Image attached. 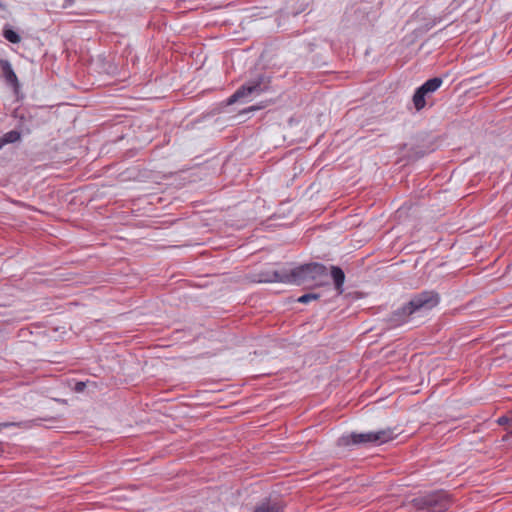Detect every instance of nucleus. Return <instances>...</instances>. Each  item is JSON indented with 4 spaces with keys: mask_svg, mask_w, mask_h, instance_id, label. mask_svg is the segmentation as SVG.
Masks as SVG:
<instances>
[{
    "mask_svg": "<svg viewBox=\"0 0 512 512\" xmlns=\"http://www.w3.org/2000/svg\"><path fill=\"white\" fill-rule=\"evenodd\" d=\"M440 303V295L435 290H423L411 295L409 300L394 310L386 319L389 328L402 326L414 318L422 317Z\"/></svg>",
    "mask_w": 512,
    "mask_h": 512,
    "instance_id": "1",
    "label": "nucleus"
},
{
    "mask_svg": "<svg viewBox=\"0 0 512 512\" xmlns=\"http://www.w3.org/2000/svg\"><path fill=\"white\" fill-rule=\"evenodd\" d=\"M327 268L321 263H307L300 265L290 271L272 273L261 272L258 274V283L260 282H283L295 285L314 284L321 286L327 278Z\"/></svg>",
    "mask_w": 512,
    "mask_h": 512,
    "instance_id": "2",
    "label": "nucleus"
},
{
    "mask_svg": "<svg viewBox=\"0 0 512 512\" xmlns=\"http://www.w3.org/2000/svg\"><path fill=\"white\" fill-rule=\"evenodd\" d=\"M393 429L387 428L375 432L355 433L343 435L339 438L338 444L341 446L364 445L377 446L387 443L395 438Z\"/></svg>",
    "mask_w": 512,
    "mask_h": 512,
    "instance_id": "3",
    "label": "nucleus"
},
{
    "mask_svg": "<svg viewBox=\"0 0 512 512\" xmlns=\"http://www.w3.org/2000/svg\"><path fill=\"white\" fill-rule=\"evenodd\" d=\"M412 504L417 510L444 512L450 508L452 501L447 492L440 490L416 497L412 500Z\"/></svg>",
    "mask_w": 512,
    "mask_h": 512,
    "instance_id": "4",
    "label": "nucleus"
},
{
    "mask_svg": "<svg viewBox=\"0 0 512 512\" xmlns=\"http://www.w3.org/2000/svg\"><path fill=\"white\" fill-rule=\"evenodd\" d=\"M256 92V82H249L240 86L228 99L227 105L235 103L246 104L254 99Z\"/></svg>",
    "mask_w": 512,
    "mask_h": 512,
    "instance_id": "5",
    "label": "nucleus"
},
{
    "mask_svg": "<svg viewBox=\"0 0 512 512\" xmlns=\"http://www.w3.org/2000/svg\"><path fill=\"white\" fill-rule=\"evenodd\" d=\"M0 67L3 73V76L7 83L17 88L19 86L18 78L12 68L11 63L7 59L0 60Z\"/></svg>",
    "mask_w": 512,
    "mask_h": 512,
    "instance_id": "6",
    "label": "nucleus"
},
{
    "mask_svg": "<svg viewBox=\"0 0 512 512\" xmlns=\"http://www.w3.org/2000/svg\"><path fill=\"white\" fill-rule=\"evenodd\" d=\"M331 276L333 278L335 288L339 294L343 292V284L345 281V274L343 270L338 266H331Z\"/></svg>",
    "mask_w": 512,
    "mask_h": 512,
    "instance_id": "7",
    "label": "nucleus"
},
{
    "mask_svg": "<svg viewBox=\"0 0 512 512\" xmlns=\"http://www.w3.org/2000/svg\"><path fill=\"white\" fill-rule=\"evenodd\" d=\"M40 421H41V419L38 418V419L19 421V422H2V423H0V431H2V429H4V428H9V427H18V428H22V429H29L32 426L40 425Z\"/></svg>",
    "mask_w": 512,
    "mask_h": 512,
    "instance_id": "8",
    "label": "nucleus"
},
{
    "mask_svg": "<svg viewBox=\"0 0 512 512\" xmlns=\"http://www.w3.org/2000/svg\"><path fill=\"white\" fill-rule=\"evenodd\" d=\"M442 83H443L442 78L434 77V78L427 80L419 88H420V90H422V92H424L427 96H429L430 93H433L438 88H440Z\"/></svg>",
    "mask_w": 512,
    "mask_h": 512,
    "instance_id": "9",
    "label": "nucleus"
},
{
    "mask_svg": "<svg viewBox=\"0 0 512 512\" xmlns=\"http://www.w3.org/2000/svg\"><path fill=\"white\" fill-rule=\"evenodd\" d=\"M426 97H428L420 88L415 91L412 101L417 111L422 110L426 106Z\"/></svg>",
    "mask_w": 512,
    "mask_h": 512,
    "instance_id": "10",
    "label": "nucleus"
},
{
    "mask_svg": "<svg viewBox=\"0 0 512 512\" xmlns=\"http://www.w3.org/2000/svg\"><path fill=\"white\" fill-rule=\"evenodd\" d=\"M3 36L6 40L13 44H17L21 41V37L17 32L9 28L8 26L4 27L3 29Z\"/></svg>",
    "mask_w": 512,
    "mask_h": 512,
    "instance_id": "11",
    "label": "nucleus"
},
{
    "mask_svg": "<svg viewBox=\"0 0 512 512\" xmlns=\"http://www.w3.org/2000/svg\"><path fill=\"white\" fill-rule=\"evenodd\" d=\"M20 138H21V133L17 130H11V131L5 133L1 137V139L5 145L10 144V143H15V142L19 141Z\"/></svg>",
    "mask_w": 512,
    "mask_h": 512,
    "instance_id": "12",
    "label": "nucleus"
},
{
    "mask_svg": "<svg viewBox=\"0 0 512 512\" xmlns=\"http://www.w3.org/2000/svg\"><path fill=\"white\" fill-rule=\"evenodd\" d=\"M257 512H282V507L279 503H262L261 506H258Z\"/></svg>",
    "mask_w": 512,
    "mask_h": 512,
    "instance_id": "13",
    "label": "nucleus"
},
{
    "mask_svg": "<svg viewBox=\"0 0 512 512\" xmlns=\"http://www.w3.org/2000/svg\"><path fill=\"white\" fill-rule=\"evenodd\" d=\"M497 423L505 426L508 433L512 434V415H503L498 418Z\"/></svg>",
    "mask_w": 512,
    "mask_h": 512,
    "instance_id": "14",
    "label": "nucleus"
},
{
    "mask_svg": "<svg viewBox=\"0 0 512 512\" xmlns=\"http://www.w3.org/2000/svg\"><path fill=\"white\" fill-rule=\"evenodd\" d=\"M320 295L319 294H316V293H307V294H304L302 296H300L297 301L299 303H303V304H306V303H309L310 301L312 300H317L319 299Z\"/></svg>",
    "mask_w": 512,
    "mask_h": 512,
    "instance_id": "15",
    "label": "nucleus"
},
{
    "mask_svg": "<svg viewBox=\"0 0 512 512\" xmlns=\"http://www.w3.org/2000/svg\"><path fill=\"white\" fill-rule=\"evenodd\" d=\"M256 110V106L255 105H252V106H249L248 108L246 109H243L239 112L240 115L242 114H246V113H250V112H253Z\"/></svg>",
    "mask_w": 512,
    "mask_h": 512,
    "instance_id": "16",
    "label": "nucleus"
},
{
    "mask_svg": "<svg viewBox=\"0 0 512 512\" xmlns=\"http://www.w3.org/2000/svg\"><path fill=\"white\" fill-rule=\"evenodd\" d=\"M85 388V383L84 382H77L76 385H75V390L77 392H82Z\"/></svg>",
    "mask_w": 512,
    "mask_h": 512,
    "instance_id": "17",
    "label": "nucleus"
},
{
    "mask_svg": "<svg viewBox=\"0 0 512 512\" xmlns=\"http://www.w3.org/2000/svg\"><path fill=\"white\" fill-rule=\"evenodd\" d=\"M266 107H267V103H266V101L261 100L260 102H258V106H257V109H258V110L263 109V108H266Z\"/></svg>",
    "mask_w": 512,
    "mask_h": 512,
    "instance_id": "18",
    "label": "nucleus"
},
{
    "mask_svg": "<svg viewBox=\"0 0 512 512\" xmlns=\"http://www.w3.org/2000/svg\"><path fill=\"white\" fill-rule=\"evenodd\" d=\"M0 9L5 10L6 6L0 1Z\"/></svg>",
    "mask_w": 512,
    "mask_h": 512,
    "instance_id": "19",
    "label": "nucleus"
},
{
    "mask_svg": "<svg viewBox=\"0 0 512 512\" xmlns=\"http://www.w3.org/2000/svg\"><path fill=\"white\" fill-rule=\"evenodd\" d=\"M257 86H258V92L261 90V82L260 80L258 79V83H257Z\"/></svg>",
    "mask_w": 512,
    "mask_h": 512,
    "instance_id": "20",
    "label": "nucleus"
},
{
    "mask_svg": "<svg viewBox=\"0 0 512 512\" xmlns=\"http://www.w3.org/2000/svg\"><path fill=\"white\" fill-rule=\"evenodd\" d=\"M4 142L2 141V139L0 138V149L4 146Z\"/></svg>",
    "mask_w": 512,
    "mask_h": 512,
    "instance_id": "21",
    "label": "nucleus"
}]
</instances>
